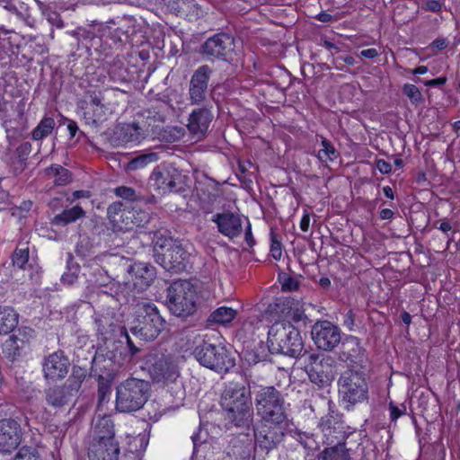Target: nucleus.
<instances>
[{
	"label": "nucleus",
	"mask_w": 460,
	"mask_h": 460,
	"mask_svg": "<svg viewBox=\"0 0 460 460\" xmlns=\"http://www.w3.org/2000/svg\"><path fill=\"white\" fill-rule=\"evenodd\" d=\"M268 348L271 353H281L301 358L304 343L300 332L289 323L277 322L268 332Z\"/></svg>",
	"instance_id": "obj_1"
},
{
	"label": "nucleus",
	"mask_w": 460,
	"mask_h": 460,
	"mask_svg": "<svg viewBox=\"0 0 460 460\" xmlns=\"http://www.w3.org/2000/svg\"><path fill=\"white\" fill-rule=\"evenodd\" d=\"M135 318L130 332L141 340L149 341L156 339L165 327V320L161 316L156 305L141 301L134 306Z\"/></svg>",
	"instance_id": "obj_2"
},
{
	"label": "nucleus",
	"mask_w": 460,
	"mask_h": 460,
	"mask_svg": "<svg viewBox=\"0 0 460 460\" xmlns=\"http://www.w3.org/2000/svg\"><path fill=\"white\" fill-rule=\"evenodd\" d=\"M150 385L138 378H128L116 389V409L119 412H133L140 410L147 402Z\"/></svg>",
	"instance_id": "obj_3"
},
{
	"label": "nucleus",
	"mask_w": 460,
	"mask_h": 460,
	"mask_svg": "<svg viewBox=\"0 0 460 460\" xmlns=\"http://www.w3.org/2000/svg\"><path fill=\"white\" fill-rule=\"evenodd\" d=\"M255 409L261 420L287 421L288 404L284 395L274 386H263L255 394Z\"/></svg>",
	"instance_id": "obj_4"
},
{
	"label": "nucleus",
	"mask_w": 460,
	"mask_h": 460,
	"mask_svg": "<svg viewBox=\"0 0 460 460\" xmlns=\"http://www.w3.org/2000/svg\"><path fill=\"white\" fill-rule=\"evenodd\" d=\"M146 369L156 383H173L180 376L178 358L160 349H151L144 358Z\"/></svg>",
	"instance_id": "obj_5"
},
{
	"label": "nucleus",
	"mask_w": 460,
	"mask_h": 460,
	"mask_svg": "<svg viewBox=\"0 0 460 460\" xmlns=\"http://www.w3.org/2000/svg\"><path fill=\"white\" fill-rule=\"evenodd\" d=\"M196 360L203 367L217 373H226L235 366V358L224 345H215L202 340L192 352Z\"/></svg>",
	"instance_id": "obj_6"
},
{
	"label": "nucleus",
	"mask_w": 460,
	"mask_h": 460,
	"mask_svg": "<svg viewBox=\"0 0 460 460\" xmlns=\"http://www.w3.org/2000/svg\"><path fill=\"white\" fill-rule=\"evenodd\" d=\"M166 297L168 309L176 316H189L196 311L197 291L188 280L173 281L167 288Z\"/></svg>",
	"instance_id": "obj_7"
},
{
	"label": "nucleus",
	"mask_w": 460,
	"mask_h": 460,
	"mask_svg": "<svg viewBox=\"0 0 460 460\" xmlns=\"http://www.w3.org/2000/svg\"><path fill=\"white\" fill-rule=\"evenodd\" d=\"M155 257L165 270L179 273L186 269L190 253L179 241L169 238L156 242Z\"/></svg>",
	"instance_id": "obj_8"
},
{
	"label": "nucleus",
	"mask_w": 460,
	"mask_h": 460,
	"mask_svg": "<svg viewBox=\"0 0 460 460\" xmlns=\"http://www.w3.org/2000/svg\"><path fill=\"white\" fill-rule=\"evenodd\" d=\"M86 376V371L79 367H74L71 376L62 385H55L44 392L46 402L53 408H62L67 405L79 393Z\"/></svg>",
	"instance_id": "obj_9"
},
{
	"label": "nucleus",
	"mask_w": 460,
	"mask_h": 460,
	"mask_svg": "<svg viewBox=\"0 0 460 460\" xmlns=\"http://www.w3.org/2000/svg\"><path fill=\"white\" fill-rule=\"evenodd\" d=\"M305 362V370L312 383L324 387L332 382L335 376V360L331 356L317 353H308L305 350L302 358Z\"/></svg>",
	"instance_id": "obj_10"
},
{
	"label": "nucleus",
	"mask_w": 460,
	"mask_h": 460,
	"mask_svg": "<svg viewBox=\"0 0 460 460\" xmlns=\"http://www.w3.org/2000/svg\"><path fill=\"white\" fill-rule=\"evenodd\" d=\"M339 393L343 402L355 405L367 399L368 385L362 372L348 369L338 381Z\"/></svg>",
	"instance_id": "obj_11"
},
{
	"label": "nucleus",
	"mask_w": 460,
	"mask_h": 460,
	"mask_svg": "<svg viewBox=\"0 0 460 460\" xmlns=\"http://www.w3.org/2000/svg\"><path fill=\"white\" fill-rule=\"evenodd\" d=\"M234 36L229 33H216L200 45L199 54L208 61H229L234 54Z\"/></svg>",
	"instance_id": "obj_12"
},
{
	"label": "nucleus",
	"mask_w": 460,
	"mask_h": 460,
	"mask_svg": "<svg viewBox=\"0 0 460 460\" xmlns=\"http://www.w3.org/2000/svg\"><path fill=\"white\" fill-rule=\"evenodd\" d=\"M185 180L186 176L172 164L155 167L150 176L154 186L164 193L184 191Z\"/></svg>",
	"instance_id": "obj_13"
},
{
	"label": "nucleus",
	"mask_w": 460,
	"mask_h": 460,
	"mask_svg": "<svg viewBox=\"0 0 460 460\" xmlns=\"http://www.w3.org/2000/svg\"><path fill=\"white\" fill-rule=\"evenodd\" d=\"M286 422L261 420L254 428L256 446L267 453L276 448L284 438Z\"/></svg>",
	"instance_id": "obj_14"
},
{
	"label": "nucleus",
	"mask_w": 460,
	"mask_h": 460,
	"mask_svg": "<svg viewBox=\"0 0 460 460\" xmlns=\"http://www.w3.org/2000/svg\"><path fill=\"white\" fill-rule=\"evenodd\" d=\"M327 405L329 411L321 418L318 426L323 432L324 443L327 445L340 444L346 438L341 415L334 410L332 401L328 400Z\"/></svg>",
	"instance_id": "obj_15"
},
{
	"label": "nucleus",
	"mask_w": 460,
	"mask_h": 460,
	"mask_svg": "<svg viewBox=\"0 0 460 460\" xmlns=\"http://www.w3.org/2000/svg\"><path fill=\"white\" fill-rule=\"evenodd\" d=\"M338 359L349 367L365 368L368 357L366 349L361 346L360 340L355 336H347L341 341L338 351Z\"/></svg>",
	"instance_id": "obj_16"
},
{
	"label": "nucleus",
	"mask_w": 460,
	"mask_h": 460,
	"mask_svg": "<svg viewBox=\"0 0 460 460\" xmlns=\"http://www.w3.org/2000/svg\"><path fill=\"white\" fill-rule=\"evenodd\" d=\"M33 338V329L26 326L19 328L3 342L2 353L4 357L12 363L18 361Z\"/></svg>",
	"instance_id": "obj_17"
},
{
	"label": "nucleus",
	"mask_w": 460,
	"mask_h": 460,
	"mask_svg": "<svg viewBox=\"0 0 460 460\" xmlns=\"http://www.w3.org/2000/svg\"><path fill=\"white\" fill-rule=\"evenodd\" d=\"M312 339L318 349L331 351L341 341L340 329L329 321H319L313 325Z\"/></svg>",
	"instance_id": "obj_18"
},
{
	"label": "nucleus",
	"mask_w": 460,
	"mask_h": 460,
	"mask_svg": "<svg viewBox=\"0 0 460 460\" xmlns=\"http://www.w3.org/2000/svg\"><path fill=\"white\" fill-rule=\"evenodd\" d=\"M41 367L44 379L55 382L66 376L70 360L64 351L58 350L44 357Z\"/></svg>",
	"instance_id": "obj_19"
},
{
	"label": "nucleus",
	"mask_w": 460,
	"mask_h": 460,
	"mask_svg": "<svg viewBox=\"0 0 460 460\" xmlns=\"http://www.w3.org/2000/svg\"><path fill=\"white\" fill-rule=\"evenodd\" d=\"M211 221L216 224L217 232L233 240L243 231L242 216L237 212L226 210L213 215Z\"/></svg>",
	"instance_id": "obj_20"
},
{
	"label": "nucleus",
	"mask_w": 460,
	"mask_h": 460,
	"mask_svg": "<svg viewBox=\"0 0 460 460\" xmlns=\"http://www.w3.org/2000/svg\"><path fill=\"white\" fill-rule=\"evenodd\" d=\"M212 69L202 65L193 73L189 88V99L192 105H199L207 100V91Z\"/></svg>",
	"instance_id": "obj_21"
},
{
	"label": "nucleus",
	"mask_w": 460,
	"mask_h": 460,
	"mask_svg": "<svg viewBox=\"0 0 460 460\" xmlns=\"http://www.w3.org/2000/svg\"><path fill=\"white\" fill-rule=\"evenodd\" d=\"M22 437V428L17 420L13 419L0 420V453H12L21 444Z\"/></svg>",
	"instance_id": "obj_22"
},
{
	"label": "nucleus",
	"mask_w": 460,
	"mask_h": 460,
	"mask_svg": "<svg viewBox=\"0 0 460 460\" xmlns=\"http://www.w3.org/2000/svg\"><path fill=\"white\" fill-rule=\"evenodd\" d=\"M145 138L144 130L136 122L119 123L113 128L109 140L113 146H123L128 143H139Z\"/></svg>",
	"instance_id": "obj_23"
},
{
	"label": "nucleus",
	"mask_w": 460,
	"mask_h": 460,
	"mask_svg": "<svg viewBox=\"0 0 460 460\" xmlns=\"http://www.w3.org/2000/svg\"><path fill=\"white\" fill-rule=\"evenodd\" d=\"M214 116L206 106L194 109L189 115L187 128L196 141L205 137Z\"/></svg>",
	"instance_id": "obj_24"
},
{
	"label": "nucleus",
	"mask_w": 460,
	"mask_h": 460,
	"mask_svg": "<svg viewBox=\"0 0 460 460\" xmlns=\"http://www.w3.org/2000/svg\"><path fill=\"white\" fill-rule=\"evenodd\" d=\"M222 408L227 425L234 427H250L253 414L252 402L236 403Z\"/></svg>",
	"instance_id": "obj_25"
},
{
	"label": "nucleus",
	"mask_w": 460,
	"mask_h": 460,
	"mask_svg": "<svg viewBox=\"0 0 460 460\" xmlns=\"http://www.w3.org/2000/svg\"><path fill=\"white\" fill-rule=\"evenodd\" d=\"M119 453L117 440L91 441L88 447L89 460H119Z\"/></svg>",
	"instance_id": "obj_26"
},
{
	"label": "nucleus",
	"mask_w": 460,
	"mask_h": 460,
	"mask_svg": "<svg viewBox=\"0 0 460 460\" xmlns=\"http://www.w3.org/2000/svg\"><path fill=\"white\" fill-rule=\"evenodd\" d=\"M90 438L91 441L117 440L115 438L114 424L110 416L98 415L93 420Z\"/></svg>",
	"instance_id": "obj_27"
},
{
	"label": "nucleus",
	"mask_w": 460,
	"mask_h": 460,
	"mask_svg": "<svg viewBox=\"0 0 460 460\" xmlns=\"http://www.w3.org/2000/svg\"><path fill=\"white\" fill-rule=\"evenodd\" d=\"M252 402L245 386L238 382L229 383L221 396V406L228 407L236 403Z\"/></svg>",
	"instance_id": "obj_28"
},
{
	"label": "nucleus",
	"mask_w": 460,
	"mask_h": 460,
	"mask_svg": "<svg viewBox=\"0 0 460 460\" xmlns=\"http://www.w3.org/2000/svg\"><path fill=\"white\" fill-rule=\"evenodd\" d=\"M134 286L144 289L150 286L155 278V269L145 262H135L128 269Z\"/></svg>",
	"instance_id": "obj_29"
},
{
	"label": "nucleus",
	"mask_w": 460,
	"mask_h": 460,
	"mask_svg": "<svg viewBox=\"0 0 460 460\" xmlns=\"http://www.w3.org/2000/svg\"><path fill=\"white\" fill-rule=\"evenodd\" d=\"M97 334L102 341L110 339L117 328V321L111 314H98L94 318Z\"/></svg>",
	"instance_id": "obj_30"
},
{
	"label": "nucleus",
	"mask_w": 460,
	"mask_h": 460,
	"mask_svg": "<svg viewBox=\"0 0 460 460\" xmlns=\"http://www.w3.org/2000/svg\"><path fill=\"white\" fill-rule=\"evenodd\" d=\"M19 314L13 308L0 306V335L12 332L18 325Z\"/></svg>",
	"instance_id": "obj_31"
},
{
	"label": "nucleus",
	"mask_w": 460,
	"mask_h": 460,
	"mask_svg": "<svg viewBox=\"0 0 460 460\" xmlns=\"http://www.w3.org/2000/svg\"><path fill=\"white\" fill-rule=\"evenodd\" d=\"M236 310L228 306H220L214 310L207 319V327L214 324L226 325L231 323L236 316Z\"/></svg>",
	"instance_id": "obj_32"
},
{
	"label": "nucleus",
	"mask_w": 460,
	"mask_h": 460,
	"mask_svg": "<svg viewBox=\"0 0 460 460\" xmlns=\"http://www.w3.org/2000/svg\"><path fill=\"white\" fill-rule=\"evenodd\" d=\"M331 446L319 454L318 460H351L349 450L345 447L344 441Z\"/></svg>",
	"instance_id": "obj_33"
},
{
	"label": "nucleus",
	"mask_w": 460,
	"mask_h": 460,
	"mask_svg": "<svg viewBox=\"0 0 460 460\" xmlns=\"http://www.w3.org/2000/svg\"><path fill=\"white\" fill-rule=\"evenodd\" d=\"M159 160V155L155 152L141 154L132 158L124 165L127 172H133L146 167L150 164H154Z\"/></svg>",
	"instance_id": "obj_34"
},
{
	"label": "nucleus",
	"mask_w": 460,
	"mask_h": 460,
	"mask_svg": "<svg viewBox=\"0 0 460 460\" xmlns=\"http://www.w3.org/2000/svg\"><path fill=\"white\" fill-rule=\"evenodd\" d=\"M46 174L53 180L55 185L64 186L70 182L69 171L59 164H53L46 169Z\"/></svg>",
	"instance_id": "obj_35"
},
{
	"label": "nucleus",
	"mask_w": 460,
	"mask_h": 460,
	"mask_svg": "<svg viewBox=\"0 0 460 460\" xmlns=\"http://www.w3.org/2000/svg\"><path fill=\"white\" fill-rule=\"evenodd\" d=\"M56 122L53 118L45 116L38 126L32 130L31 136L34 140H40L49 136L54 128Z\"/></svg>",
	"instance_id": "obj_36"
},
{
	"label": "nucleus",
	"mask_w": 460,
	"mask_h": 460,
	"mask_svg": "<svg viewBox=\"0 0 460 460\" xmlns=\"http://www.w3.org/2000/svg\"><path fill=\"white\" fill-rule=\"evenodd\" d=\"M85 212L80 206H75L71 208L65 209L62 213L57 215L54 220L57 224L67 225L84 217Z\"/></svg>",
	"instance_id": "obj_37"
},
{
	"label": "nucleus",
	"mask_w": 460,
	"mask_h": 460,
	"mask_svg": "<svg viewBox=\"0 0 460 460\" xmlns=\"http://www.w3.org/2000/svg\"><path fill=\"white\" fill-rule=\"evenodd\" d=\"M155 5L170 13H180L182 9L181 4L195 5L194 0H149Z\"/></svg>",
	"instance_id": "obj_38"
},
{
	"label": "nucleus",
	"mask_w": 460,
	"mask_h": 460,
	"mask_svg": "<svg viewBox=\"0 0 460 460\" xmlns=\"http://www.w3.org/2000/svg\"><path fill=\"white\" fill-rule=\"evenodd\" d=\"M29 247L22 245V247H17L12 255V263L13 268H17L19 270H26L28 267L29 261Z\"/></svg>",
	"instance_id": "obj_39"
},
{
	"label": "nucleus",
	"mask_w": 460,
	"mask_h": 460,
	"mask_svg": "<svg viewBox=\"0 0 460 460\" xmlns=\"http://www.w3.org/2000/svg\"><path fill=\"white\" fill-rule=\"evenodd\" d=\"M322 146L317 154V157L322 163L327 164L337 158L338 153L335 147L326 138H323Z\"/></svg>",
	"instance_id": "obj_40"
},
{
	"label": "nucleus",
	"mask_w": 460,
	"mask_h": 460,
	"mask_svg": "<svg viewBox=\"0 0 460 460\" xmlns=\"http://www.w3.org/2000/svg\"><path fill=\"white\" fill-rule=\"evenodd\" d=\"M13 460H40V456L37 448L22 447L16 453Z\"/></svg>",
	"instance_id": "obj_41"
},
{
	"label": "nucleus",
	"mask_w": 460,
	"mask_h": 460,
	"mask_svg": "<svg viewBox=\"0 0 460 460\" xmlns=\"http://www.w3.org/2000/svg\"><path fill=\"white\" fill-rule=\"evenodd\" d=\"M402 93L414 104H418L419 102L423 101V97L420 91L414 84H405L402 87Z\"/></svg>",
	"instance_id": "obj_42"
},
{
	"label": "nucleus",
	"mask_w": 460,
	"mask_h": 460,
	"mask_svg": "<svg viewBox=\"0 0 460 460\" xmlns=\"http://www.w3.org/2000/svg\"><path fill=\"white\" fill-rule=\"evenodd\" d=\"M270 254L276 261H279L282 256L281 243L272 231L270 232Z\"/></svg>",
	"instance_id": "obj_43"
},
{
	"label": "nucleus",
	"mask_w": 460,
	"mask_h": 460,
	"mask_svg": "<svg viewBox=\"0 0 460 460\" xmlns=\"http://www.w3.org/2000/svg\"><path fill=\"white\" fill-rule=\"evenodd\" d=\"M282 290L292 292L299 288V281L293 277L284 275L281 278Z\"/></svg>",
	"instance_id": "obj_44"
},
{
	"label": "nucleus",
	"mask_w": 460,
	"mask_h": 460,
	"mask_svg": "<svg viewBox=\"0 0 460 460\" xmlns=\"http://www.w3.org/2000/svg\"><path fill=\"white\" fill-rule=\"evenodd\" d=\"M390 420L395 421L398 418L406 413V406L404 404L396 405L394 402H389Z\"/></svg>",
	"instance_id": "obj_45"
},
{
	"label": "nucleus",
	"mask_w": 460,
	"mask_h": 460,
	"mask_svg": "<svg viewBox=\"0 0 460 460\" xmlns=\"http://www.w3.org/2000/svg\"><path fill=\"white\" fill-rule=\"evenodd\" d=\"M115 194L118 197L129 200L135 199L137 196L134 189L126 186H120L116 188Z\"/></svg>",
	"instance_id": "obj_46"
},
{
	"label": "nucleus",
	"mask_w": 460,
	"mask_h": 460,
	"mask_svg": "<svg viewBox=\"0 0 460 460\" xmlns=\"http://www.w3.org/2000/svg\"><path fill=\"white\" fill-rule=\"evenodd\" d=\"M122 208L123 204L121 202H113L108 207L107 213L112 220L116 221V216H119V213H122L121 217H123L124 210Z\"/></svg>",
	"instance_id": "obj_47"
},
{
	"label": "nucleus",
	"mask_w": 460,
	"mask_h": 460,
	"mask_svg": "<svg viewBox=\"0 0 460 460\" xmlns=\"http://www.w3.org/2000/svg\"><path fill=\"white\" fill-rule=\"evenodd\" d=\"M78 268H75L74 270H69L68 271L65 272L61 277V281L64 284L66 285H72L74 284L77 278H78Z\"/></svg>",
	"instance_id": "obj_48"
},
{
	"label": "nucleus",
	"mask_w": 460,
	"mask_h": 460,
	"mask_svg": "<svg viewBox=\"0 0 460 460\" xmlns=\"http://www.w3.org/2000/svg\"><path fill=\"white\" fill-rule=\"evenodd\" d=\"M376 168L383 174H388L392 172V164L384 159H378L376 163Z\"/></svg>",
	"instance_id": "obj_49"
},
{
	"label": "nucleus",
	"mask_w": 460,
	"mask_h": 460,
	"mask_svg": "<svg viewBox=\"0 0 460 460\" xmlns=\"http://www.w3.org/2000/svg\"><path fill=\"white\" fill-rule=\"evenodd\" d=\"M442 4L443 3L441 0H428L426 2L425 9L429 12L437 13L441 10Z\"/></svg>",
	"instance_id": "obj_50"
},
{
	"label": "nucleus",
	"mask_w": 460,
	"mask_h": 460,
	"mask_svg": "<svg viewBox=\"0 0 460 460\" xmlns=\"http://www.w3.org/2000/svg\"><path fill=\"white\" fill-rule=\"evenodd\" d=\"M244 239H245L246 243L250 247H252L254 245L255 240H254V238L252 236L251 224L249 222H248V225H247L246 229H245Z\"/></svg>",
	"instance_id": "obj_51"
},
{
	"label": "nucleus",
	"mask_w": 460,
	"mask_h": 460,
	"mask_svg": "<svg viewBox=\"0 0 460 460\" xmlns=\"http://www.w3.org/2000/svg\"><path fill=\"white\" fill-rule=\"evenodd\" d=\"M48 20L53 25H56L58 28L63 27V22L61 21L59 15L56 13H51L48 15Z\"/></svg>",
	"instance_id": "obj_52"
},
{
	"label": "nucleus",
	"mask_w": 460,
	"mask_h": 460,
	"mask_svg": "<svg viewBox=\"0 0 460 460\" xmlns=\"http://www.w3.org/2000/svg\"><path fill=\"white\" fill-rule=\"evenodd\" d=\"M304 447L310 451H314L318 448V442L316 441L313 434L309 438V439H307V441H305Z\"/></svg>",
	"instance_id": "obj_53"
},
{
	"label": "nucleus",
	"mask_w": 460,
	"mask_h": 460,
	"mask_svg": "<svg viewBox=\"0 0 460 460\" xmlns=\"http://www.w3.org/2000/svg\"><path fill=\"white\" fill-rule=\"evenodd\" d=\"M125 336L127 339V344H128V347L129 349V353H130L131 357H134L138 353L139 349L133 343V341H131L130 337L128 336V334L127 332H125Z\"/></svg>",
	"instance_id": "obj_54"
},
{
	"label": "nucleus",
	"mask_w": 460,
	"mask_h": 460,
	"mask_svg": "<svg viewBox=\"0 0 460 460\" xmlns=\"http://www.w3.org/2000/svg\"><path fill=\"white\" fill-rule=\"evenodd\" d=\"M448 41L446 39H437L431 43L430 47L442 50L446 49Z\"/></svg>",
	"instance_id": "obj_55"
},
{
	"label": "nucleus",
	"mask_w": 460,
	"mask_h": 460,
	"mask_svg": "<svg viewBox=\"0 0 460 460\" xmlns=\"http://www.w3.org/2000/svg\"><path fill=\"white\" fill-rule=\"evenodd\" d=\"M378 56V51L376 49H367L360 52V57L365 58H375Z\"/></svg>",
	"instance_id": "obj_56"
},
{
	"label": "nucleus",
	"mask_w": 460,
	"mask_h": 460,
	"mask_svg": "<svg viewBox=\"0 0 460 460\" xmlns=\"http://www.w3.org/2000/svg\"><path fill=\"white\" fill-rule=\"evenodd\" d=\"M446 82H447V78L446 77H438V78H436V79H432V80L427 81L425 83V84L427 86L435 87V86L443 85V84H446Z\"/></svg>",
	"instance_id": "obj_57"
},
{
	"label": "nucleus",
	"mask_w": 460,
	"mask_h": 460,
	"mask_svg": "<svg viewBox=\"0 0 460 460\" xmlns=\"http://www.w3.org/2000/svg\"><path fill=\"white\" fill-rule=\"evenodd\" d=\"M110 33L111 34V40L115 44L122 41L121 35L125 36L124 31L120 29H115L113 31H111Z\"/></svg>",
	"instance_id": "obj_58"
},
{
	"label": "nucleus",
	"mask_w": 460,
	"mask_h": 460,
	"mask_svg": "<svg viewBox=\"0 0 460 460\" xmlns=\"http://www.w3.org/2000/svg\"><path fill=\"white\" fill-rule=\"evenodd\" d=\"M91 103L100 106L102 105V98L100 93L93 92L89 95Z\"/></svg>",
	"instance_id": "obj_59"
},
{
	"label": "nucleus",
	"mask_w": 460,
	"mask_h": 460,
	"mask_svg": "<svg viewBox=\"0 0 460 460\" xmlns=\"http://www.w3.org/2000/svg\"><path fill=\"white\" fill-rule=\"evenodd\" d=\"M310 225V217L309 214L305 213L300 221V228L304 232H307Z\"/></svg>",
	"instance_id": "obj_60"
},
{
	"label": "nucleus",
	"mask_w": 460,
	"mask_h": 460,
	"mask_svg": "<svg viewBox=\"0 0 460 460\" xmlns=\"http://www.w3.org/2000/svg\"><path fill=\"white\" fill-rule=\"evenodd\" d=\"M73 196V199H72V201L75 200V199H82V198H90V192L88 190H75L73 192L72 194Z\"/></svg>",
	"instance_id": "obj_61"
},
{
	"label": "nucleus",
	"mask_w": 460,
	"mask_h": 460,
	"mask_svg": "<svg viewBox=\"0 0 460 460\" xmlns=\"http://www.w3.org/2000/svg\"><path fill=\"white\" fill-rule=\"evenodd\" d=\"M344 324L348 327H351L352 325H354V314L351 310H349L346 314L345 319H344Z\"/></svg>",
	"instance_id": "obj_62"
},
{
	"label": "nucleus",
	"mask_w": 460,
	"mask_h": 460,
	"mask_svg": "<svg viewBox=\"0 0 460 460\" xmlns=\"http://www.w3.org/2000/svg\"><path fill=\"white\" fill-rule=\"evenodd\" d=\"M296 436V440L304 447L305 441H307V439H309L312 434L306 432H298Z\"/></svg>",
	"instance_id": "obj_63"
},
{
	"label": "nucleus",
	"mask_w": 460,
	"mask_h": 460,
	"mask_svg": "<svg viewBox=\"0 0 460 460\" xmlns=\"http://www.w3.org/2000/svg\"><path fill=\"white\" fill-rule=\"evenodd\" d=\"M316 19L322 22H329L332 21V16L325 12H322L316 16Z\"/></svg>",
	"instance_id": "obj_64"
}]
</instances>
